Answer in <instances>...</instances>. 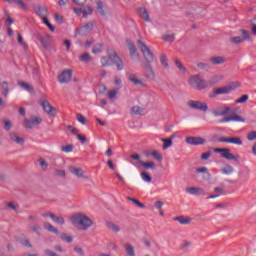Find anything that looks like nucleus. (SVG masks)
Segmentation results:
<instances>
[{
  "instance_id": "9b49d317",
  "label": "nucleus",
  "mask_w": 256,
  "mask_h": 256,
  "mask_svg": "<svg viewBox=\"0 0 256 256\" xmlns=\"http://www.w3.org/2000/svg\"><path fill=\"white\" fill-rule=\"evenodd\" d=\"M93 27H94L93 22H88L84 26L77 28L76 31L79 35H81L82 37H85L93 31Z\"/></svg>"
},
{
  "instance_id": "4be33fe9",
  "label": "nucleus",
  "mask_w": 256,
  "mask_h": 256,
  "mask_svg": "<svg viewBox=\"0 0 256 256\" xmlns=\"http://www.w3.org/2000/svg\"><path fill=\"white\" fill-rule=\"evenodd\" d=\"M210 63H212V65H223V63H225V57H222V56L211 57Z\"/></svg>"
},
{
  "instance_id": "a18cd8bd",
  "label": "nucleus",
  "mask_w": 256,
  "mask_h": 256,
  "mask_svg": "<svg viewBox=\"0 0 256 256\" xmlns=\"http://www.w3.org/2000/svg\"><path fill=\"white\" fill-rule=\"evenodd\" d=\"M60 239L66 241V243H73V237L67 235L66 233L61 234Z\"/></svg>"
},
{
  "instance_id": "72a5a7b5",
  "label": "nucleus",
  "mask_w": 256,
  "mask_h": 256,
  "mask_svg": "<svg viewBox=\"0 0 256 256\" xmlns=\"http://www.w3.org/2000/svg\"><path fill=\"white\" fill-rule=\"evenodd\" d=\"M221 171L224 175H231V173H233L235 169L233 168V166L227 164L224 168H222Z\"/></svg>"
},
{
  "instance_id": "e2e57ef3",
  "label": "nucleus",
  "mask_w": 256,
  "mask_h": 256,
  "mask_svg": "<svg viewBox=\"0 0 256 256\" xmlns=\"http://www.w3.org/2000/svg\"><path fill=\"white\" fill-rule=\"evenodd\" d=\"M14 3H16V5H19L22 9L27 10V5H25V2H23V0H14Z\"/></svg>"
},
{
  "instance_id": "4d7b16f0",
  "label": "nucleus",
  "mask_w": 256,
  "mask_h": 256,
  "mask_svg": "<svg viewBox=\"0 0 256 256\" xmlns=\"http://www.w3.org/2000/svg\"><path fill=\"white\" fill-rule=\"evenodd\" d=\"M108 228L112 229L114 231V233H119V231H121V228H119V226H117L113 223H108Z\"/></svg>"
},
{
  "instance_id": "37998d69",
  "label": "nucleus",
  "mask_w": 256,
  "mask_h": 256,
  "mask_svg": "<svg viewBox=\"0 0 256 256\" xmlns=\"http://www.w3.org/2000/svg\"><path fill=\"white\" fill-rule=\"evenodd\" d=\"M217 141H218V143H225V137H219V135L212 136L211 142L217 143Z\"/></svg>"
},
{
  "instance_id": "7c9ffc66",
  "label": "nucleus",
  "mask_w": 256,
  "mask_h": 256,
  "mask_svg": "<svg viewBox=\"0 0 256 256\" xmlns=\"http://www.w3.org/2000/svg\"><path fill=\"white\" fill-rule=\"evenodd\" d=\"M227 94H229V89L227 88V86L214 90V95H227Z\"/></svg>"
},
{
  "instance_id": "473e14b6",
  "label": "nucleus",
  "mask_w": 256,
  "mask_h": 256,
  "mask_svg": "<svg viewBox=\"0 0 256 256\" xmlns=\"http://www.w3.org/2000/svg\"><path fill=\"white\" fill-rule=\"evenodd\" d=\"M126 255L128 256H135V248L131 244H126Z\"/></svg>"
},
{
  "instance_id": "13d9d810",
  "label": "nucleus",
  "mask_w": 256,
  "mask_h": 256,
  "mask_svg": "<svg viewBox=\"0 0 256 256\" xmlns=\"http://www.w3.org/2000/svg\"><path fill=\"white\" fill-rule=\"evenodd\" d=\"M3 123H4V129L6 131H11V127H13V125L11 124V121L3 120Z\"/></svg>"
},
{
  "instance_id": "69168bd1",
  "label": "nucleus",
  "mask_w": 256,
  "mask_h": 256,
  "mask_svg": "<svg viewBox=\"0 0 256 256\" xmlns=\"http://www.w3.org/2000/svg\"><path fill=\"white\" fill-rule=\"evenodd\" d=\"M108 97L109 99H111V101H113V99H115V97H117V90L113 89L108 93Z\"/></svg>"
},
{
  "instance_id": "f8f14e48",
  "label": "nucleus",
  "mask_w": 256,
  "mask_h": 256,
  "mask_svg": "<svg viewBox=\"0 0 256 256\" xmlns=\"http://www.w3.org/2000/svg\"><path fill=\"white\" fill-rule=\"evenodd\" d=\"M229 111H231V107H216L213 109L212 114L214 117H225V115H229Z\"/></svg>"
},
{
  "instance_id": "0eeeda50",
  "label": "nucleus",
  "mask_w": 256,
  "mask_h": 256,
  "mask_svg": "<svg viewBox=\"0 0 256 256\" xmlns=\"http://www.w3.org/2000/svg\"><path fill=\"white\" fill-rule=\"evenodd\" d=\"M43 123V119L37 116H31V118L24 119V126L26 129H33L35 125H41Z\"/></svg>"
},
{
  "instance_id": "a19ab883",
  "label": "nucleus",
  "mask_w": 256,
  "mask_h": 256,
  "mask_svg": "<svg viewBox=\"0 0 256 256\" xmlns=\"http://www.w3.org/2000/svg\"><path fill=\"white\" fill-rule=\"evenodd\" d=\"M238 87H239V82H231L226 86L229 93H231V91H235V89H237Z\"/></svg>"
},
{
  "instance_id": "c03bdc74",
  "label": "nucleus",
  "mask_w": 256,
  "mask_h": 256,
  "mask_svg": "<svg viewBox=\"0 0 256 256\" xmlns=\"http://www.w3.org/2000/svg\"><path fill=\"white\" fill-rule=\"evenodd\" d=\"M29 229L36 233V235H41V226L39 225H31L29 226Z\"/></svg>"
},
{
  "instance_id": "a211bd4d",
  "label": "nucleus",
  "mask_w": 256,
  "mask_h": 256,
  "mask_svg": "<svg viewBox=\"0 0 256 256\" xmlns=\"http://www.w3.org/2000/svg\"><path fill=\"white\" fill-rule=\"evenodd\" d=\"M9 137L14 143H17V145H24L25 144V139L22 137H19L15 132H11L9 134Z\"/></svg>"
},
{
  "instance_id": "49530a36",
  "label": "nucleus",
  "mask_w": 256,
  "mask_h": 256,
  "mask_svg": "<svg viewBox=\"0 0 256 256\" xmlns=\"http://www.w3.org/2000/svg\"><path fill=\"white\" fill-rule=\"evenodd\" d=\"M42 22L48 27V29H50V31H55V27L49 23V19L47 17H43Z\"/></svg>"
},
{
  "instance_id": "f03ea898",
  "label": "nucleus",
  "mask_w": 256,
  "mask_h": 256,
  "mask_svg": "<svg viewBox=\"0 0 256 256\" xmlns=\"http://www.w3.org/2000/svg\"><path fill=\"white\" fill-rule=\"evenodd\" d=\"M189 85L192 87V89H197L198 91H203L204 89H207L208 87H213L215 83H217V80L215 78L205 80L201 78V75L197 74L189 78L188 80Z\"/></svg>"
},
{
  "instance_id": "2eb2a0df",
  "label": "nucleus",
  "mask_w": 256,
  "mask_h": 256,
  "mask_svg": "<svg viewBox=\"0 0 256 256\" xmlns=\"http://www.w3.org/2000/svg\"><path fill=\"white\" fill-rule=\"evenodd\" d=\"M126 43L130 52V57L132 59L135 57H139V54L137 53V48L135 47V43H133L131 40H127Z\"/></svg>"
},
{
  "instance_id": "f3484780",
  "label": "nucleus",
  "mask_w": 256,
  "mask_h": 256,
  "mask_svg": "<svg viewBox=\"0 0 256 256\" xmlns=\"http://www.w3.org/2000/svg\"><path fill=\"white\" fill-rule=\"evenodd\" d=\"M229 121H240V122H243V121H245V118H242L239 115L228 116V117H225V118L219 120V123H229Z\"/></svg>"
},
{
  "instance_id": "bf43d9fd",
  "label": "nucleus",
  "mask_w": 256,
  "mask_h": 256,
  "mask_svg": "<svg viewBox=\"0 0 256 256\" xmlns=\"http://www.w3.org/2000/svg\"><path fill=\"white\" fill-rule=\"evenodd\" d=\"M232 43L239 45V43H243V38L241 36H235L231 38Z\"/></svg>"
},
{
  "instance_id": "bb28decb",
  "label": "nucleus",
  "mask_w": 256,
  "mask_h": 256,
  "mask_svg": "<svg viewBox=\"0 0 256 256\" xmlns=\"http://www.w3.org/2000/svg\"><path fill=\"white\" fill-rule=\"evenodd\" d=\"M20 87L25 89V91H28V93H35V89L33 86L29 85L27 82H19Z\"/></svg>"
},
{
  "instance_id": "c756f323",
  "label": "nucleus",
  "mask_w": 256,
  "mask_h": 256,
  "mask_svg": "<svg viewBox=\"0 0 256 256\" xmlns=\"http://www.w3.org/2000/svg\"><path fill=\"white\" fill-rule=\"evenodd\" d=\"M127 199H128V201H131V203L136 205V207H139L140 209H145V204L141 203L139 200H137L131 196H128Z\"/></svg>"
},
{
  "instance_id": "c85d7f7f",
  "label": "nucleus",
  "mask_w": 256,
  "mask_h": 256,
  "mask_svg": "<svg viewBox=\"0 0 256 256\" xmlns=\"http://www.w3.org/2000/svg\"><path fill=\"white\" fill-rule=\"evenodd\" d=\"M51 219L52 221H54V223H57V225H65V218L61 217V216H57V215H51Z\"/></svg>"
},
{
  "instance_id": "cd10ccee",
  "label": "nucleus",
  "mask_w": 256,
  "mask_h": 256,
  "mask_svg": "<svg viewBox=\"0 0 256 256\" xmlns=\"http://www.w3.org/2000/svg\"><path fill=\"white\" fill-rule=\"evenodd\" d=\"M139 164L141 167H144V169H155V162L149 161V162H144V161H139Z\"/></svg>"
},
{
  "instance_id": "20e7f679",
  "label": "nucleus",
  "mask_w": 256,
  "mask_h": 256,
  "mask_svg": "<svg viewBox=\"0 0 256 256\" xmlns=\"http://www.w3.org/2000/svg\"><path fill=\"white\" fill-rule=\"evenodd\" d=\"M72 225L80 227L81 231H87L93 225V220L83 213H76L71 217Z\"/></svg>"
},
{
  "instance_id": "ea45409f",
  "label": "nucleus",
  "mask_w": 256,
  "mask_h": 256,
  "mask_svg": "<svg viewBox=\"0 0 256 256\" xmlns=\"http://www.w3.org/2000/svg\"><path fill=\"white\" fill-rule=\"evenodd\" d=\"M97 10L99 11V13L102 17H105L106 12H105V8L103 6V2H101V1L97 2Z\"/></svg>"
},
{
  "instance_id": "603ef678",
  "label": "nucleus",
  "mask_w": 256,
  "mask_h": 256,
  "mask_svg": "<svg viewBox=\"0 0 256 256\" xmlns=\"http://www.w3.org/2000/svg\"><path fill=\"white\" fill-rule=\"evenodd\" d=\"M18 43L22 45V47H24L25 51L29 49V46H27V43L23 41V36H21V34H18Z\"/></svg>"
},
{
  "instance_id": "774afa93",
  "label": "nucleus",
  "mask_w": 256,
  "mask_h": 256,
  "mask_svg": "<svg viewBox=\"0 0 256 256\" xmlns=\"http://www.w3.org/2000/svg\"><path fill=\"white\" fill-rule=\"evenodd\" d=\"M252 33L256 35V18L252 20Z\"/></svg>"
},
{
  "instance_id": "b1692460",
  "label": "nucleus",
  "mask_w": 256,
  "mask_h": 256,
  "mask_svg": "<svg viewBox=\"0 0 256 256\" xmlns=\"http://www.w3.org/2000/svg\"><path fill=\"white\" fill-rule=\"evenodd\" d=\"M174 221H178L180 225H189V223H191L190 218L185 216H177L174 218Z\"/></svg>"
},
{
  "instance_id": "864d4df0",
  "label": "nucleus",
  "mask_w": 256,
  "mask_h": 256,
  "mask_svg": "<svg viewBox=\"0 0 256 256\" xmlns=\"http://www.w3.org/2000/svg\"><path fill=\"white\" fill-rule=\"evenodd\" d=\"M83 9V17L86 18L87 15H91L93 13V8L91 7H86L82 8Z\"/></svg>"
},
{
  "instance_id": "f704fd0d",
  "label": "nucleus",
  "mask_w": 256,
  "mask_h": 256,
  "mask_svg": "<svg viewBox=\"0 0 256 256\" xmlns=\"http://www.w3.org/2000/svg\"><path fill=\"white\" fill-rule=\"evenodd\" d=\"M160 63L161 65H163L164 69H167V67H169V62L165 54L160 55Z\"/></svg>"
},
{
  "instance_id": "1a4fd4ad",
  "label": "nucleus",
  "mask_w": 256,
  "mask_h": 256,
  "mask_svg": "<svg viewBox=\"0 0 256 256\" xmlns=\"http://www.w3.org/2000/svg\"><path fill=\"white\" fill-rule=\"evenodd\" d=\"M186 143H188V145H205V143H207V140L203 137H199V136H189L186 137L185 139Z\"/></svg>"
},
{
  "instance_id": "a878e982",
  "label": "nucleus",
  "mask_w": 256,
  "mask_h": 256,
  "mask_svg": "<svg viewBox=\"0 0 256 256\" xmlns=\"http://www.w3.org/2000/svg\"><path fill=\"white\" fill-rule=\"evenodd\" d=\"M35 13H36V15H38V17H45V15H47L48 11H47V8L38 6L35 9Z\"/></svg>"
},
{
  "instance_id": "423d86ee",
  "label": "nucleus",
  "mask_w": 256,
  "mask_h": 256,
  "mask_svg": "<svg viewBox=\"0 0 256 256\" xmlns=\"http://www.w3.org/2000/svg\"><path fill=\"white\" fill-rule=\"evenodd\" d=\"M187 105L190 109H195L196 111H203L207 112L209 111V106L207 103L199 100H189L187 102Z\"/></svg>"
},
{
  "instance_id": "aec40b11",
  "label": "nucleus",
  "mask_w": 256,
  "mask_h": 256,
  "mask_svg": "<svg viewBox=\"0 0 256 256\" xmlns=\"http://www.w3.org/2000/svg\"><path fill=\"white\" fill-rule=\"evenodd\" d=\"M127 77H128V81L133 83V85H143V82H141V80L137 79L136 74L128 73Z\"/></svg>"
},
{
  "instance_id": "6e6552de",
  "label": "nucleus",
  "mask_w": 256,
  "mask_h": 256,
  "mask_svg": "<svg viewBox=\"0 0 256 256\" xmlns=\"http://www.w3.org/2000/svg\"><path fill=\"white\" fill-rule=\"evenodd\" d=\"M40 105L44 109L45 113H47V115L50 117H55V115H57V109H55V107H53L49 101L42 100L40 101Z\"/></svg>"
},
{
  "instance_id": "de8ad7c7",
  "label": "nucleus",
  "mask_w": 256,
  "mask_h": 256,
  "mask_svg": "<svg viewBox=\"0 0 256 256\" xmlns=\"http://www.w3.org/2000/svg\"><path fill=\"white\" fill-rule=\"evenodd\" d=\"M7 207L9 209H12V211H15V213H19V204H14L13 202L7 203Z\"/></svg>"
},
{
  "instance_id": "e433bc0d",
  "label": "nucleus",
  "mask_w": 256,
  "mask_h": 256,
  "mask_svg": "<svg viewBox=\"0 0 256 256\" xmlns=\"http://www.w3.org/2000/svg\"><path fill=\"white\" fill-rule=\"evenodd\" d=\"M162 142H164L163 146H162V149H169V147H171L173 145V140L171 139H165V138H162L161 139Z\"/></svg>"
},
{
  "instance_id": "6e6d98bb",
  "label": "nucleus",
  "mask_w": 256,
  "mask_h": 256,
  "mask_svg": "<svg viewBox=\"0 0 256 256\" xmlns=\"http://www.w3.org/2000/svg\"><path fill=\"white\" fill-rule=\"evenodd\" d=\"M142 112H143V108L139 106L132 107V113H134V115H141Z\"/></svg>"
},
{
  "instance_id": "79ce46f5",
  "label": "nucleus",
  "mask_w": 256,
  "mask_h": 256,
  "mask_svg": "<svg viewBox=\"0 0 256 256\" xmlns=\"http://www.w3.org/2000/svg\"><path fill=\"white\" fill-rule=\"evenodd\" d=\"M151 157H154V159H156V161H163V155H161V153H159L158 151L156 150H153L151 152Z\"/></svg>"
},
{
  "instance_id": "ddd939ff",
  "label": "nucleus",
  "mask_w": 256,
  "mask_h": 256,
  "mask_svg": "<svg viewBox=\"0 0 256 256\" xmlns=\"http://www.w3.org/2000/svg\"><path fill=\"white\" fill-rule=\"evenodd\" d=\"M69 171L70 173H72V175H75L79 179H87V177L85 176V171H83V168H76L71 166L69 168Z\"/></svg>"
},
{
  "instance_id": "3c124183",
  "label": "nucleus",
  "mask_w": 256,
  "mask_h": 256,
  "mask_svg": "<svg viewBox=\"0 0 256 256\" xmlns=\"http://www.w3.org/2000/svg\"><path fill=\"white\" fill-rule=\"evenodd\" d=\"M249 101V95L244 94L239 99L235 101V103H247Z\"/></svg>"
},
{
  "instance_id": "7ed1b4c3",
  "label": "nucleus",
  "mask_w": 256,
  "mask_h": 256,
  "mask_svg": "<svg viewBox=\"0 0 256 256\" xmlns=\"http://www.w3.org/2000/svg\"><path fill=\"white\" fill-rule=\"evenodd\" d=\"M138 45H139V49L142 51V54L144 55V59L146 61L144 67L151 73V75L154 76L155 72H153V67L151 66V64L153 63V61H155V55L153 54V52L151 51L149 46H147V44L143 43V41L138 40Z\"/></svg>"
},
{
  "instance_id": "f257e3e1",
  "label": "nucleus",
  "mask_w": 256,
  "mask_h": 256,
  "mask_svg": "<svg viewBox=\"0 0 256 256\" xmlns=\"http://www.w3.org/2000/svg\"><path fill=\"white\" fill-rule=\"evenodd\" d=\"M102 67H109L111 65H116L118 71H123L125 69V64L123 63V60L117 52L113 50H108V57L103 56L100 59Z\"/></svg>"
},
{
  "instance_id": "0e129e2a",
  "label": "nucleus",
  "mask_w": 256,
  "mask_h": 256,
  "mask_svg": "<svg viewBox=\"0 0 256 256\" xmlns=\"http://www.w3.org/2000/svg\"><path fill=\"white\" fill-rule=\"evenodd\" d=\"M175 65L179 69V71H185V66H183V63L179 60H175Z\"/></svg>"
},
{
  "instance_id": "5701e85b",
  "label": "nucleus",
  "mask_w": 256,
  "mask_h": 256,
  "mask_svg": "<svg viewBox=\"0 0 256 256\" xmlns=\"http://www.w3.org/2000/svg\"><path fill=\"white\" fill-rule=\"evenodd\" d=\"M43 225L46 231H49L50 233H54V235H59V230L55 226H53L51 223L44 222Z\"/></svg>"
},
{
  "instance_id": "9d476101",
  "label": "nucleus",
  "mask_w": 256,
  "mask_h": 256,
  "mask_svg": "<svg viewBox=\"0 0 256 256\" xmlns=\"http://www.w3.org/2000/svg\"><path fill=\"white\" fill-rule=\"evenodd\" d=\"M71 77H73V71L71 69H67L58 75V81L61 84H67L71 81Z\"/></svg>"
},
{
  "instance_id": "c9c22d12",
  "label": "nucleus",
  "mask_w": 256,
  "mask_h": 256,
  "mask_svg": "<svg viewBox=\"0 0 256 256\" xmlns=\"http://www.w3.org/2000/svg\"><path fill=\"white\" fill-rule=\"evenodd\" d=\"M80 61L82 63H91V54L89 53H84L80 56Z\"/></svg>"
},
{
  "instance_id": "2f4dec72",
  "label": "nucleus",
  "mask_w": 256,
  "mask_h": 256,
  "mask_svg": "<svg viewBox=\"0 0 256 256\" xmlns=\"http://www.w3.org/2000/svg\"><path fill=\"white\" fill-rule=\"evenodd\" d=\"M103 52V44L97 43L93 48H92V53L94 55H97L99 53Z\"/></svg>"
},
{
  "instance_id": "6ab92c4d",
  "label": "nucleus",
  "mask_w": 256,
  "mask_h": 256,
  "mask_svg": "<svg viewBox=\"0 0 256 256\" xmlns=\"http://www.w3.org/2000/svg\"><path fill=\"white\" fill-rule=\"evenodd\" d=\"M35 37L38 41H40L42 47H44V49H49V41H47V39H45V37H43V35L36 33Z\"/></svg>"
},
{
  "instance_id": "8fccbe9b",
  "label": "nucleus",
  "mask_w": 256,
  "mask_h": 256,
  "mask_svg": "<svg viewBox=\"0 0 256 256\" xmlns=\"http://www.w3.org/2000/svg\"><path fill=\"white\" fill-rule=\"evenodd\" d=\"M196 173H206V176L208 177V179L209 177H211V173H209L207 167L197 168Z\"/></svg>"
},
{
  "instance_id": "412c9836",
  "label": "nucleus",
  "mask_w": 256,
  "mask_h": 256,
  "mask_svg": "<svg viewBox=\"0 0 256 256\" xmlns=\"http://www.w3.org/2000/svg\"><path fill=\"white\" fill-rule=\"evenodd\" d=\"M225 143H232V145H243V140L239 137L225 138Z\"/></svg>"
},
{
  "instance_id": "dca6fc26",
  "label": "nucleus",
  "mask_w": 256,
  "mask_h": 256,
  "mask_svg": "<svg viewBox=\"0 0 256 256\" xmlns=\"http://www.w3.org/2000/svg\"><path fill=\"white\" fill-rule=\"evenodd\" d=\"M186 193H189L190 195H205V190L199 187H188L186 188Z\"/></svg>"
},
{
  "instance_id": "09e8293b",
  "label": "nucleus",
  "mask_w": 256,
  "mask_h": 256,
  "mask_svg": "<svg viewBox=\"0 0 256 256\" xmlns=\"http://www.w3.org/2000/svg\"><path fill=\"white\" fill-rule=\"evenodd\" d=\"M76 119H77V121H79V123H81L82 125H87V119L85 118V116H83V114H77V115H76Z\"/></svg>"
},
{
  "instance_id": "4468645a",
  "label": "nucleus",
  "mask_w": 256,
  "mask_h": 256,
  "mask_svg": "<svg viewBox=\"0 0 256 256\" xmlns=\"http://www.w3.org/2000/svg\"><path fill=\"white\" fill-rule=\"evenodd\" d=\"M137 13L139 17L143 19V21H146V23H151V17L149 16V12H147L145 7L138 8Z\"/></svg>"
},
{
  "instance_id": "4c0bfd02",
  "label": "nucleus",
  "mask_w": 256,
  "mask_h": 256,
  "mask_svg": "<svg viewBox=\"0 0 256 256\" xmlns=\"http://www.w3.org/2000/svg\"><path fill=\"white\" fill-rule=\"evenodd\" d=\"M73 149H75V146L73 144H68L61 147V151L63 153H72Z\"/></svg>"
},
{
  "instance_id": "39448f33",
  "label": "nucleus",
  "mask_w": 256,
  "mask_h": 256,
  "mask_svg": "<svg viewBox=\"0 0 256 256\" xmlns=\"http://www.w3.org/2000/svg\"><path fill=\"white\" fill-rule=\"evenodd\" d=\"M214 153H221L222 159L236 161V163H239V155L231 154V149L229 148H215Z\"/></svg>"
},
{
  "instance_id": "58836bf2",
  "label": "nucleus",
  "mask_w": 256,
  "mask_h": 256,
  "mask_svg": "<svg viewBox=\"0 0 256 256\" xmlns=\"http://www.w3.org/2000/svg\"><path fill=\"white\" fill-rule=\"evenodd\" d=\"M140 175H141V178L143 179V181H145L146 183H151V181H153V178L147 172H141Z\"/></svg>"
},
{
  "instance_id": "338daca9",
  "label": "nucleus",
  "mask_w": 256,
  "mask_h": 256,
  "mask_svg": "<svg viewBox=\"0 0 256 256\" xmlns=\"http://www.w3.org/2000/svg\"><path fill=\"white\" fill-rule=\"evenodd\" d=\"M209 157H211V152H205V153L201 154L200 159L202 161H207V159H209Z\"/></svg>"
},
{
  "instance_id": "052dcab7",
  "label": "nucleus",
  "mask_w": 256,
  "mask_h": 256,
  "mask_svg": "<svg viewBox=\"0 0 256 256\" xmlns=\"http://www.w3.org/2000/svg\"><path fill=\"white\" fill-rule=\"evenodd\" d=\"M248 141H255L256 139V131L249 132L247 135Z\"/></svg>"
},
{
  "instance_id": "5fc2aeb1",
  "label": "nucleus",
  "mask_w": 256,
  "mask_h": 256,
  "mask_svg": "<svg viewBox=\"0 0 256 256\" xmlns=\"http://www.w3.org/2000/svg\"><path fill=\"white\" fill-rule=\"evenodd\" d=\"M164 41H168L169 43H173V41H175V34H171V35H164L163 36Z\"/></svg>"
},
{
  "instance_id": "680f3d73",
  "label": "nucleus",
  "mask_w": 256,
  "mask_h": 256,
  "mask_svg": "<svg viewBox=\"0 0 256 256\" xmlns=\"http://www.w3.org/2000/svg\"><path fill=\"white\" fill-rule=\"evenodd\" d=\"M38 161L42 169H47L49 167V164H47V161H45V159L40 158Z\"/></svg>"
},
{
  "instance_id": "393cba45",
  "label": "nucleus",
  "mask_w": 256,
  "mask_h": 256,
  "mask_svg": "<svg viewBox=\"0 0 256 256\" xmlns=\"http://www.w3.org/2000/svg\"><path fill=\"white\" fill-rule=\"evenodd\" d=\"M0 85L3 89V91H2L3 97H7V95H9V82L2 81V82H0Z\"/></svg>"
}]
</instances>
